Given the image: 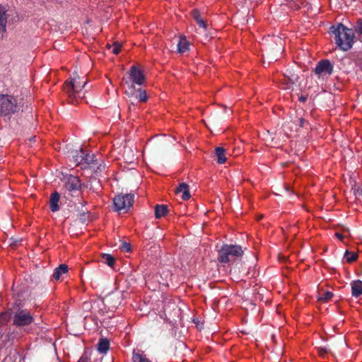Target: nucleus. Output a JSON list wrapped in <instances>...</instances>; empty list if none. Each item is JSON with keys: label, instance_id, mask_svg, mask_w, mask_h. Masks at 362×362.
<instances>
[{"label": "nucleus", "instance_id": "1", "mask_svg": "<svg viewBox=\"0 0 362 362\" xmlns=\"http://www.w3.org/2000/svg\"><path fill=\"white\" fill-rule=\"evenodd\" d=\"M330 32L334 35L335 43L343 51L349 50L354 43L355 35L351 29L346 28L342 23L332 25Z\"/></svg>", "mask_w": 362, "mask_h": 362}, {"label": "nucleus", "instance_id": "2", "mask_svg": "<svg viewBox=\"0 0 362 362\" xmlns=\"http://www.w3.org/2000/svg\"><path fill=\"white\" fill-rule=\"evenodd\" d=\"M86 85V81H83L78 75L70 78L69 81H65L64 90L67 94L70 103H77L78 99H82L84 97L83 89Z\"/></svg>", "mask_w": 362, "mask_h": 362}, {"label": "nucleus", "instance_id": "3", "mask_svg": "<svg viewBox=\"0 0 362 362\" xmlns=\"http://www.w3.org/2000/svg\"><path fill=\"white\" fill-rule=\"evenodd\" d=\"M145 81L146 77L143 71L136 66H131L129 76L122 78V83L127 86L124 93L127 96H133L136 93L135 85L141 86Z\"/></svg>", "mask_w": 362, "mask_h": 362}, {"label": "nucleus", "instance_id": "4", "mask_svg": "<svg viewBox=\"0 0 362 362\" xmlns=\"http://www.w3.org/2000/svg\"><path fill=\"white\" fill-rule=\"evenodd\" d=\"M243 255V250L241 246L224 244L218 251V260L222 264H226L242 257Z\"/></svg>", "mask_w": 362, "mask_h": 362}, {"label": "nucleus", "instance_id": "5", "mask_svg": "<svg viewBox=\"0 0 362 362\" xmlns=\"http://www.w3.org/2000/svg\"><path fill=\"white\" fill-rule=\"evenodd\" d=\"M17 100L10 95H0V115H8L17 111Z\"/></svg>", "mask_w": 362, "mask_h": 362}, {"label": "nucleus", "instance_id": "6", "mask_svg": "<svg viewBox=\"0 0 362 362\" xmlns=\"http://www.w3.org/2000/svg\"><path fill=\"white\" fill-rule=\"evenodd\" d=\"M134 200V194H120L117 195L114 199V205L117 211L129 209L133 204Z\"/></svg>", "mask_w": 362, "mask_h": 362}, {"label": "nucleus", "instance_id": "7", "mask_svg": "<svg viewBox=\"0 0 362 362\" xmlns=\"http://www.w3.org/2000/svg\"><path fill=\"white\" fill-rule=\"evenodd\" d=\"M33 322V317L25 310H19L13 316V325L17 327L26 326Z\"/></svg>", "mask_w": 362, "mask_h": 362}, {"label": "nucleus", "instance_id": "8", "mask_svg": "<svg viewBox=\"0 0 362 362\" xmlns=\"http://www.w3.org/2000/svg\"><path fill=\"white\" fill-rule=\"evenodd\" d=\"M333 64L328 59H322L317 62L314 69L315 74L319 77L324 76H330L333 72Z\"/></svg>", "mask_w": 362, "mask_h": 362}, {"label": "nucleus", "instance_id": "9", "mask_svg": "<svg viewBox=\"0 0 362 362\" xmlns=\"http://www.w3.org/2000/svg\"><path fill=\"white\" fill-rule=\"evenodd\" d=\"M81 180L78 177L70 175L67 177L64 183V189L66 192H69V195L73 196V193H80Z\"/></svg>", "mask_w": 362, "mask_h": 362}, {"label": "nucleus", "instance_id": "10", "mask_svg": "<svg viewBox=\"0 0 362 362\" xmlns=\"http://www.w3.org/2000/svg\"><path fill=\"white\" fill-rule=\"evenodd\" d=\"M103 303L108 310H113L121 303L120 297L116 294H109L104 298Z\"/></svg>", "mask_w": 362, "mask_h": 362}, {"label": "nucleus", "instance_id": "11", "mask_svg": "<svg viewBox=\"0 0 362 362\" xmlns=\"http://www.w3.org/2000/svg\"><path fill=\"white\" fill-rule=\"evenodd\" d=\"M299 79V76L295 72L291 70H286V72L284 74V79H282V82L286 85H290L288 88H290L291 86L296 83Z\"/></svg>", "mask_w": 362, "mask_h": 362}, {"label": "nucleus", "instance_id": "12", "mask_svg": "<svg viewBox=\"0 0 362 362\" xmlns=\"http://www.w3.org/2000/svg\"><path fill=\"white\" fill-rule=\"evenodd\" d=\"M275 46L274 47H272V52L269 53V59H276L277 57L281 54L283 51V45H282V40L280 38H275Z\"/></svg>", "mask_w": 362, "mask_h": 362}, {"label": "nucleus", "instance_id": "13", "mask_svg": "<svg viewBox=\"0 0 362 362\" xmlns=\"http://www.w3.org/2000/svg\"><path fill=\"white\" fill-rule=\"evenodd\" d=\"M182 193V198L183 200H188L190 198L189 185L185 182L180 183L179 186L175 189V194Z\"/></svg>", "mask_w": 362, "mask_h": 362}, {"label": "nucleus", "instance_id": "14", "mask_svg": "<svg viewBox=\"0 0 362 362\" xmlns=\"http://www.w3.org/2000/svg\"><path fill=\"white\" fill-rule=\"evenodd\" d=\"M60 194L57 192L51 194L49 197V207L52 212H56L59 210L58 203L59 202Z\"/></svg>", "mask_w": 362, "mask_h": 362}, {"label": "nucleus", "instance_id": "15", "mask_svg": "<svg viewBox=\"0 0 362 362\" xmlns=\"http://www.w3.org/2000/svg\"><path fill=\"white\" fill-rule=\"evenodd\" d=\"M351 294L354 297H358L362 294V281L361 280L354 281L351 284Z\"/></svg>", "mask_w": 362, "mask_h": 362}, {"label": "nucleus", "instance_id": "16", "mask_svg": "<svg viewBox=\"0 0 362 362\" xmlns=\"http://www.w3.org/2000/svg\"><path fill=\"white\" fill-rule=\"evenodd\" d=\"M69 271V267L65 264H62L59 267L54 269L52 277L55 280H59L62 274L67 273Z\"/></svg>", "mask_w": 362, "mask_h": 362}, {"label": "nucleus", "instance_id": "17", "mask_svg": "<svg viewBox=\"0 0 362 362\" xmlns=\"http://www.w3.org/2000/svg\"><path fill=\"white\" fill-rule=\"evenodd\" d=\"M168 213V206L165 204H157L155 206V217L160 218Z\"/></svg>", "mask_w": 362, "mask_h": 362}, {"label": "nucleus", "instance_id": "18", "mask_svg": "<svg viewBox=\"0 0 362 362\" xmlns=\"http://www.w3.org/2000/svg\"><path fill=\"white\" fill-rule=\"evenodd\" d=\"M215 156L217 158V162L219 164H223L226 161V150L223 147H216L214 151Z\"/></svg>", "mask_w": 362, "mask_h": 362}, {"label": "nucleus", "instance_id": "19", "mask_svg": "<svg viewBox=\"0 0 362 362\" xmlns=\"http://www.w3.org/2000/svg\"><path fill=\"white\" fill-rule=\"evenodd\" d=\"M189 43L185 37H180L177 43V50L180 53H184L189 49Z\"/></svg>", "mask_w": 362, "mask_h": 362}, {"label": "nucleus", "instance_id": "20", "mask_svg": "<svg viewBox=\"0 0 362 362\" xmlns=\"http://www.w3.org/2000/svg\"><path fill=\"white\" fill-rule=\"evenodd\" d=\"M192 16L200 28H202L204 29L206 28L207 25H206V22L201 17V15L198 10L194 9L192 11Z\"/></svg>", "mask_w": 362, "mask_h": 362}, {"label": "nucleus", "instance_id": "21", "mask_svg": "<svg viewBox=\"0 0 362 362\" xmlns=\"http://www.w3.org/2000/svg\"><path fill=\"white\" fill-rule=\"evenodd\" d=\"M110 349V341L107 339H100L98 344V351L100 354H105Z\"/></svg>", "mask_w": 362, "mask_h": 362}, {"label": "nucleus", "instance_id": "22", "mask_svg": "<svg viewBox=\"0 0 362 362\" xmlns=\"http://www.w3.org/2000/svg\"><path fill=\"white\" fill-rule=\"evenodd\" d=\"M83 158L84 159L83 163L92 165H95L98 164V160L93 153H86L84 151Z\"/></svg>", "mask_w": 362, "mask_h": 362}, {"label": "nucleus", "instance_id": "23", "mask_svg": "<svg viewBox=\"0 0 362 362\" xmlns=\"http://www.w3.org/2000/svg\"><path fill=\"white\" fill-rule=\"evenodd\" d=\"M132 97H134L136 100L141 103H144L148 100L146 90L141 88L137 89L136 88V93Z\"/></svg>", "mask_w": 362, "mask_h": 362}, {"label": "nucleus", "instance_id": "24", "mask_svg": "<svg viewBox=\"0 0 362 362\" xmlns=\"http://www.w3.org/2000/svg\"><path fill=\"white\" fill-rule=\"evenodd\" d=\"M132 361L133 362H151L146 355L139 353V352H133L132 356Z\"/></svg>", "mask_w": 362, "mask_h": 362}, {"label": "nucleus", "instance_id": "25", "mask_svg": "<svg viewBox=\"0 0 362 362\" xmlns=\"http://www.w3.org/2000/svg\"><path fill=\"white\" fill-rule=\"evenodd\" d=\"M102 262L107 264L109 267H112L115 262V257L110 254H103L101 255Z\"/></svg>", "mask_w": 362, "mask_h": 362}, {"label": "nucleus", "instance_id": "26", "mask_svg": "<svg viewBox=\"0 0 362 362\" xmlns=\"http://www.w3.org/2000/svg\"><path fill=\"white\" fill-rule=\"evenodd\" d=\"M78 218L79 219L81 223H86V222H89L91 221V216L89 211H83L78 214Z\"/></svg>", "mask_w": 362, "mask_h": 362}, {"label": "nucleus", "instance_id": "27", "mask_svg": "<svg viewBox=\"0 0 362 362\" xmlns=\"http://www.w3.org/2000/svg\"><path fill=\"white\" fill-rule=\"evenodd\" d=\"M83 156L84 151L83 149H81L79 152L76 151L75 152V154L73 155V159L74 163H76V165L82 164L84 159Z\"/></svg>", "mask_w": 362, "mask_h": 362}, {"label": "nucleus", "instance_id": "28", "mask_svg": "<svg viewBox=\"0 0 362 362\" xmlns=\"http://www.w3.org/2000/svg\"><path fill=\"white\" fill-rule=\"evenodd\" d=\"M344 258L348 263H352L357 259L358 255L354 252H349L346 250L344 254Z\"/></svg>", "mask_w": 362, "mask_h": 362}, {"label": "nucleus", "instance_id": "29", "mask_svg": "<svg viewBox=\"0 0 362 362\" xmlns=\"http://www.w3.org/2000/svg\"><path fill=\"white\" fill-rule=\"evenodd\" d=\"M333 293L330 291H326L322 294L318 298V300L322 302H327L330 300L333 297Z\"/></svg>", "mask_w": 362, "mask_h": 362}, {"label": "nucleus", "instance_id": "30", "mask_svg": "<svg viewBox=\"0 0 362 362\" xmlns=\"http://www.w3.org/2000/svg\"><path fill=\"white\" fill-rule=\"evenodd\" d=\"M354 32L359 35H362V18H359L356 21L354 26Z\"/></svg>", "mask_w": 362, "mask_h": 362}, {"label": "nucleus", "instance_id": "31", "mask_svg": "<svg viewBox=\"0 0 362 362\" xmlns=\"http://www.w3.org/2000/svg\"><path fill=\"white\" fill-rule=\"evenodd\" d=\"M286 6H287L288 8L293 11L298 10L300 8V3L296 1L295 0H289V3L286 4Z\"/></svg>", "mask_w": 362, "mask_h": 362}, {"label": "nucleus", "instance_id": "32", "mask_svg": "<svg viewBox=\"0 0 362 362\" xmlns=\"http://www.w3.org/2000/svg\"><path fill=\"white\" fill-rule=\"evenodd\" d=\"M7 23V17L6 14V11L4 8L0 6V23Z\"/></svg>", "mask_w": 362, "mask_h": 362}, {"label": "nucleus", "instance_id": "33", "mask_svg": "<svg viewBox=\"0 0 362 362\" xmlns=\"http://www.w3.org/2000/svg\"><path fill=\"white\" fill-rule=\"evenodd\" d=\"M119 249L123 252H129L132 250V247L129 243L127 242H123L119 246Z\"/></svg>", "mask_w": 362, "mask_h": 362}, {"label": "nucleus", "instance_id": "34", "mask_svg": "<svg viewBox=\"0 0 362 362\" xmlns=\"http://www.w3.org/2000/svg\"><path fill=\"white\" fill-rule=\"evenodd\" d=\"M9 314L7 313H1L0 314V326L6 323L8 320Z\"/></svg>", "mask_w": 362, "mask_h": 362}, {"label": "nucleus", "instance_id": "35", "mask_svg": "<svg viewBox=\"0 0 362 362\" xmlns=\"http://www.w3.org/2000/svg\"><path fill=\"white\" fill-rule=\"evenodd\" d=\"M92 168H93L95 173L98 174L105 170V165H104L103 163H101L97 165L96 168H95L94 165H93Z\"/></svg>", "mask_w": 362, "mask_h": 362}, {"label": "nucleus", "instance_id": "36", "mask_svg": "<svg viewBox=\"0 0 362 362\" xmlns=\"http://www.w3.org/2000/svg\"><path fill=\"white\" fill-rule=\"evenodd\" d=\"M317 353L321 357H325L329 352V350L326 347H317Z\"/></svg>", "mask_w": 362, "mask_h": 362}, {"label": "nucleus", "instance_id": "37", "mask_svg": "<svg viewBox=\"0 0 362 362\" xmlns=\"http://www.w3.org/2000/svg\"><path fill=\"white\" fill-rule=\"evenodd\" d=\"M121 49V45L119 42H115L113 44V49H112V53L115 54H117L119 53Z\"/></svg>", "mask_w": 362, "mask_h": 362}, {"label": "nucleus", "instance_id": "38", "mask_svg": "<svg viewBox=\"0 0 362 362\" xmlns=\"http://www.w3.org/2000/svg\"><path fill=\"white\" fill-rule=\"evenodd\" d=\"M297 122L300 127H305L306 124H308V122L302 117L298 119Z\"/></svg>", "mask_w": 362, "mask_h": 362}, {"label": "nucleus", "instance_id": "39", "mask_svg": "<svg viewBox=\"0 0 362 362\" xmlns=\"http://www.w3.org/2000/svg\"><path fill=\"white\" fill-rule=\"evenodd\" d=\"M90 358L88 357L86 354H83L77 362H89Z\"/></svg>", "mask_w": 362, "mask_h": 362}, {"label": "nucleus", "instance_id": "40", "mask_svg": "<svg viewBox=\"0 0 362 362\" xmlns=\"http://www.w3.org/2000/svg\"><path fill=\"white\" fill-rule=\"evenodd\" d=\"M6 30V23H0V35H1V37H3V34Z\"/></svg>", "mask_w": 362, "mask_h": 362}, {"label": "nucleus", "instance_id": "41", "mask_svg": "<svg viewBox=\"0 0 362 362\" xmlns=\"http://www.w3.org/2000/svg\"><path fill=\"white\" fill-rule=\"evenodd\" d=\"M10 240H11V246H16V245L18 244V242H19V240H17V239H14V238H11L10 239Z\"/></svg>", "mask_w": 362, "mask_h": 362}, {"label": "nucleus", "instance_id": "42", "mask_svg": "<svg viewBox=\"0 0 362 362\" xmlns=\"http://www.w3.org/2000/svg\"><path fill=\"white\" fill-rule=\"evenodd\" d=\"M335 236H336L338 239H339L340 240H342L344 239V235H343L342 234L339 233H335Z\"/></svg>", "mask_w": 362, "mask_h": 362}, {"label": "nucleus", "instance_id": "43", "mask_svg": "<svg viewBox=\"0 0 362 362\" xmlns=\"http://www.w3.org/2000/svg\"><path fill=\"white\" fill-rule=\"evenodd\" d=\"M307 98H307V96H305V95H301V96L299 98V100H300V102L304 103V102H305V101L307 100Z\"/></svg>", "mask_w": 362, "mask_h": 362}, {"label": "nucleus", "instance_id": "44", "mask_svg": "<svg viewBox=\"0 0 362 362\" xmlns=\"http://www.w3.org/2000/svg\"><path fill=\"white\" fill-rule=\"evenodd\" d=\"M286 1V4L289 3V0H285Z\"/></svg>", "mask_w": 362, "mask_h": 362}]
</instances>
